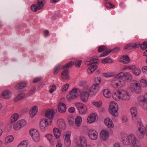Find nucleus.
<instances>
[{"mask_svg":"<svg viewBox=\"0 0 147 147\" xmlns=\"http://www.w3.org/2000/svg\"><path fill=\"white\" fill-rule=\"evenodd\" d=\"M112 97L114 100L117 101H128L130 99V95L127 90L122 89L113 92Z\"/></svg>","mask_w":147,"mask_h":147,"instance_id":"1","label":"nucleus"},{"mask_svg":"<svg viewBox=\"0 0 147 147\" xmlns=\"http://www.w3.org/2000/svg\"><path fill=\"white\" fill-rule=\"evenodd\" d=\"M122 141L125 145L130 144L134 147H137L138 144V140L132 134L128 135L126 138H123Z\"/></svg>","mask_w":147,"mask_h":147,"instance_id":"2","label":"nucleus"},{"mask_svg":"<svg viewBox=\"0 0 147 147\" xmlns=\"http://www.w3.org/2000/svg\"><path fill=\"white\" fill-rule=\"evenodd\" d=\"M35 90L36 88L34 86L30 89L27 94H25L24 92L20 93L14 98V102H17L22 99L33 95L36 92Z\"/></svg>","mask_w":147,"mask_h":147,"instance_id":"3","label":"nucleus"},{"mask_svg":"<svg viewBox=\"0 0 147 147\" xmlns=\"http://www.w3.org/2000/svg\"><path fill=\"white\" fill-rule=\"evenodd\" d=\"M138 125V129L136 131V134L138 138L142 139L144 138L145 134L147 136V126L146 127H144L140 121H139Z\"/></svg>","mask_w":147,"mask_h":147,"instance_id":"4","label":"nucleus"},{"mask_svg":"<svg viewBox=\"0 0 147 147\" xmlns=\"http://www.w3.org/2000/svg\"><path fill=\"white\" fill-rule=\"evenodd\" d=\"M81 92L80 89L74 88L66 96V99L68 101L72 100L76 97L80 95Z\"/></svg>","mask_w":147,"mask_h":147,"instance_id":"5","label":"nucleus"},{"mask_svg":"<svg viewBox=\"0 0 147 147\" xmlns=\"http://www.w3.org/2000/svg\"><path fill=\"white\" fill-rule=\"evenodd\" d=\"M118 106L114 101L111 102L109 108V111L111 115L115 117L118 116Z\"/></svg>","mask_w":147,"mask_h":147,"instance_id":"6","label":"nucleus"},{"mask_svg":"<svg viewBox=\"0 0 147 147\" xmlns=\"http://www.w3.org/2000/svg\"><path fill=\"white\" fill-rule=\"evenodd\" d=\"M100 88L99 83H94L88 89L89 95L92 96L96 95L99 91Z\"/></svg>","mask_w":147,"mask_h":147,"instance_id":"7","label":"nucleus"},{"mask_svg":"<svg viewBox=\"0 0 147 147\" xmlns=\"http://www.w3.org/2000/svg\"><path fill=\"white\" fill-rule=\"evenodd\" d=\"M138 100L140 106L144 109L147 110V93L144 96H139Z\"/></svg>","mask_w":147,"mask_h":147,"instance_id":"8","label":"nucleus"},{"mask_svg":"<svg viewBox=\"0 0 147 147\" xmlns=\"http://www.w3.org/2000/svg\"><path fill=\"white\" fill-rule=\"evenodd\" d=\"M75 105L80 114H84L86 112L87 108L85 105L82 103H77Z\"/></svg>","mask_w":147,"mask_h":147,"instance_id":"9","label":"nucleus"},{"mask_svg":"<svg viewBox=\"0 0 147 147\" xmlns=\"http://www.w3.org/2000/svg\"><path fill=\"white\" fill-rule=\"evenodd\" d=\"M131 90L137 94L141 92L142 90L140 83H131L130 86Z\"/></svg>","mask_w":147,"mask_h":147,"instance_id":"10","label":"nucleus"},{"mask_svg":"<svg viewBox=\"0 0 147 147\" xmlns=\"http://www.w3.org/2000/svg\"><path fill=\"white\" fill-rule=\"evenodd\" d=\"M29 133L34 141L38 142L39 140V134L37 130L31 129L29 131Z\"/></svg>","mask_w":147,"mask_h":147,"instance_id":"11","label":"nucleus"},{"mask_svg":"<svg viewBox=\"0 0 147 147\" xmlns=\"http://www.w3.org/2000/svg\"><path fill=\"white\" fill-rule=\"evenodd\" d=\"M49 124V122L47 119H42L40 123V130L42 131H46L47 129V127Z\"/></svg>","mask_w":147,"mask_h":147,"instance_id":"12","label":"nucleus"},{"mask_svg":"<svg viewBox=\"0 0 147 147\" xmlns=\"http://www.w3.org/2000/svg\"><path fill=\"white\" fill-rule=\"evenodd\" d=\"M71 133L69 131L65 132L63 135L64 143L66 146H69L71 144L70 140Z\"/></svg>","mask_w":147,"mask_h":147,"instance_id":"13","label":"nucleus"},{"mask_svg":"<svg viewBox=\"0 0 147 147\" xmlns=\"http://www.w3.org/2000/svg\"><path fill=\"white\" fill-rule=\"evenodd\" d=\"M88 135L91 139L96 140L98 138V133L96 130L90 129L89 130Z\"/></svg>","mask_w":147,"mask_h":147,"instance_id":"14","label":"nucleus"},{"mask_svg":"<svg viewBox=\"0 0 147 147\" xmlns=\"http://www.w3.org/2000/svg\"><path fill=\"white\" fill-rule=\"evenodd\" d=\"M1 97L4 99H8L12 97V94L9 90H3L1 94Z\"/></svg>","mask_w":147,"mask_h":147,"instance_id":"15","label":"nucleus"},{"mask_svg":"<svg viewBox=\"0 0 147 147\" xmlns=\"http://www.w3.org/2000/svg\"><path fill=\"white\" fill-rule=\"evenodd\" d=\"M99 62V60L97 59L92 57L87 59L84 62L85 65H89L93 63H98Z\"/></svg>","mask_w":147,"mask_h":147,"instance_id":"16","label":"nucleus"},{"mask_svg":"<svg viewBox=\"0 0 147 147\" xmlns=\"http://www.w3.org/2000/svg\"><path fill=\"white\" fill-rule=\"evenodd\" d=\"M54 114V111L53 109H48L46 112L45 116L46 117L49 119L50 123L52 121V119H53Z\"/></svg>","mask_w":147,"mask_h":147,"instance_id":"17","label":"nucleus"},{"mask_svg":"<svg viewBox=\"0 0 147 147\" xmlns=\"http://www.w3.org/2000/svg\"><path fill=\"white\" fill-rule=\"evenodd\" d=\"M109 136V134L107 130L103 129L101 131L100 133V137L102 140H106Z\"/></svg>","mask_w":147,"mask_h":147,"instance_id":"18","label":"nucleus"},{"mask_svg":"<svg viewBox=\"0 0 147 147\" xmlns=\"http://www.w3.org/2000/svg\"><path fill=\"white\" fill-rule=\"evenodd\" d=\"M125 73L121 72L118 74L114 78V80L117 82H123V81L122 79L123 77H124Z\"/></svg>","mask_w":147,"mask_h":147,"instance_id":"19","label":"nucleus"},{"mask_svg":"<svg viewBox=\"0 0 147 147\" xmlns=\"http://www.w3.org/2000/svg\"><path fill=\"white\" fill-rule=\"evenodd\" d=\"M120 49V47H116L112 50L109 49V51H108L107 52L103 53V54H101L99 56V57H101L106 56L112 52L114 53H117L119 51Z\"/></svg>","mask_w":147,"mask_h":147,"instance_id":"20","label":"nucleus"},{"mask_svg":"<svg viewBox=\"0 0 147 147\" xmlns=\"http://www.w3.org/2000/svg\"><path fill=\"white\" fill-rule=\"evenodd\" d=\"M130 112L132 116L133 119L135 120L136 119L138 111L136 107H133L130 109Z\"/></svg>","mask_w":147,"mask_h":147,"instance_id":"21","label":"nucleus"},{"mask_svg":"<svg viewBox=\"0 0 147 147\" xmlns=\"http://www.w3.org/2000/svg\"><path fill=\"white\" fill-rule=\"evenodd\" d=\"M104 122L106 125L109 128H112L114 127V125L111 120L109 118L107 117L105 118Z\"/></svg>","mask_w":147,"mask_h":147,"instance_id":"22","label":"nucleus"},{"mask_svg":"<svg viewBox=\"0 0 147 147\" xmlns=\"http://www.w3.org/2000/svg\"><path fill=\"white\" fill-rule=\"evenodd\" d=\"M89 93L87 91H82L81 94V98L82 101L83 102L87 101L88 99Z\"/></svg>","mask_w":147,"mask_h":147,"instance_id":"23","label":"nucleus"},{"mask_svg":"<svg viewBox=\"0 0 147 147\" xmlns=\"http://www.w3.org/2000/svg\"><path fill=\"white\" fill-rule=\"evenodd\" d=\"M58 111L59 112L64 113L66 111V105L63 103L60 102L58 105Z\"/></svg>","mask_w":147,"mask_h":147,"instance_id":"24","label":"nucleus"},{"mask_svg":"<svg viewBox=\"0 0 147 147\" xmlns=\"http://www.w3.org/2000/svg\"><path fill=\"white\" fill-rule=\"evenodd\" d=\"M69 71L68 69H65L61 72V77L62 79L64 80H69Z\"/></svg>","mask_w":147,"mask_h":147,"instance_id":"25","label":"nucleus"},{"mask_svg":"<svg viewBox=\"0 0 147 147\" xmlns=\"http://www.w3.org/2000/svg\"><path fill=\"white\" fill-rule=\"evenodd\" d=\"M96 117V115L95 114L93 113H91L87 118V122L89 123H92L95 121Z\"/></svg>","mask_w":147,"mask_h":147,"instance_id":"26","label":"nucleus"},{"mask_svg":"<svg viewBox=\"0 0 147 147\" xmlns=\"http://www.w3.org/2000/svg\"><path fill=\"white\" fill-rule=\"evenodd\" d=\"M58 126L59 128L62 130L65 129L66 128L65 123L63 119H61L58 121Z\"/></svg>","mask_w":147,"mask_h":147,"instance_id":"27","label":"nucleus"},{"mask_svg":"<svg viewBox=\"0 0 147 147\" xmlns=\"http://www.w3.org/2000/svg\"><path fill=\"white\" fill-rule=\"evenodd\" d=\"M45 137L47 139L51 144H53L55 141V139L53 136L50 134H48L45 136Z\"/></svg>","mask_w":147,"mask_h":147,"instance_id":"28","label":"nucleus"},{"mask_svg":"<svg viewBox=\"0 0 147 147\" xmlns=\"http://www.w3.org/2000/svg\"><path fill=\"white\" fill-rule=\"evenodd\" d=\"M130 59L127 56H123L120 59L119 61L124 64H127L129 63Z\"/></svg>","mask_w":147,"mask_h":147,"instance_id":"29","label":"nucleus"},{"mask_svg":"<svg viewBox=\"0 0 147 147\" xmlns=\"http://www.w3.org/2000/svg\"><path fill=\"white\" fill-rule=\"evenodd\" d=\"M38 111L37 107L36 106L33 107L30 110V114L31 117H33L37 113Z\"/></svg>","mask_w":147,"mask_h":147,"instance_id":"30","label":"nucleus"},{"mask_svg":"<svg viewBox=\"0 0 147 147\" xmlns=\"http://www.w3.org/2000/svg\"><path fill=\"white\" fill-rule=\"evenodd\" d=\"M98 66L96 65H94L89 66L87 70V71L89 74H92L97 68Z\"/></svg>","mask_w":147,"mask_h":147,"instance_id":"31","label":"nucleus"},{"mask_svg":"<svg viewBox=\"0 0 147 147\" xmlns=\"http://www.w3.org/2000/svg\"><path fill=\"white\" fill-rule=\"evenodd\" d=\"M124 78L126 82H130L132 79V76L129 72H126L125 73Z\"/></svg>","mask_w":147,"mask_h":147,"instance_id":"32","label":"nucleus"},{"mask_svg":"<svg viewBox=\"0 0 147 147\" xmlns=\"http://www.w3.org/2000/svg\"><path fill=\"white\" fill-rule=\"evenodd\" d=\"M124 85V83H111V86L115 89L120 88L123 87Z\"/></svg>","mask_w":147,"mask_h":147,"instance_id":"33","label":"nucleus"},{"mask_svg":"<svg viewBox=\"0 0 147 147\" xmlns=\"http://www.w3.org/2000/svg\"><path fill=\"white\" fill-rule=\"evenodd\" d=\"M82 119V117L80 116H77L75 120V123L76 125L77 126H79L80 125Z\"/></svg>","mask_w":147,"mask_h":147,"instance_id":"34","label":"nucleus"},{"mask_svg":"<svg viewBox=\"0 0 147 147\" xmlns=\"http://www.w3.org/2000/svg\"><path fill=\"white\" fill-rule=\"evenodd\" d=\"M54 134L56 138L59 137L61 135V133L59 130L57 128H55L53 129Z\"/></svg>","mask_w":147,"mask_h":147,"instance_id":"35","label":"nucleus"},{"mask_svg":"<svg viewBox=\"0 0 147 147\" xmlns=\"http://www.w3.org/2000/svg\"><path fill=\"white\" fill-rule=\"evenodd\" d=\"M45 3V0H38L36 6L39 9L43 8Z\"/></svg>","mask_w":147,"mask_h":147,"instance_id":"36","label":"nucleus"},{"mask_svg":"<svg viewBox=\"0 0 147 147\" xmlns=\"http://www.w3.org/2000/svg\"><path fill=\"white\" fill-rule=\"evenodd\" d=\"M103 93L104 96L106 98H109L111 96V93L109 89H105L103 91Z\"/></svg>","mask_w":147,"mask_h":147,"instance_id":"37","label":"nucleus"},{"mask_svg":"<svg viewBox=\"0 0 147 147\" xmlns=\"http://www.w3.org/2000/svg\"><path fill=\"white\" fill-rule=\"evenodd\" d=\"M26 83H17L15 88L17 90L21 89L26 86Z\"/></svg>","mask_w":147,"mask_h":147,"instance_id":"38","label":"nucleus"},{"mask_svg":"<svg viewBox=\"0 0 147 147\" xmlns=\"http://www.w3.org/2000/svg\"><path fill=\"white\" fill-rule=\"evenodd\" d=\"M19 115L17 113L13 114L11 117V120L12 122L14 123L18 119Z\"/></svg>","mask_w":147,"mask_h":147,"instance_id":"39","label":"nucleus"},{"mask_svg":"<svg viewBox=\"0 0 147 147\" xmlns=\"http://www.w3.org/2000/svg\"><path fill=\"white\" fill-rule=\"evenodd\" d=\"M134 67H135L134 68L131 70L133 71V73L136 75H139L141 73L140 70L134 65Z\"/></svg>","mask_w":147,"mask_h":147,"instance_id":"40","label":"nucleus"},{"mask_svg":"<svg viewBox=\"0 0 147 147\" xmlns=\"http://www.w3.org/2000/svg\"><path fill=\"white\" fill-rule=\"evenodd\" d=\"M74 63L73 61H70L67 63H66L65 65L62 66V69H64L66 68H69L71 67L73 65H74Z\"/></svg>","mask_w":147,"mask_h":147,"instance_id":"41","label":"nucleus"},{"mask_svg":"<svg viewBox=\"0 0 147 147\" xmlns=\"http://www.w3.org/2000/svg\"><path fill=\"white\" fill-rule=\"evenodd\" d=\"M108 51H109V49L108 50H107V48L104 46L99 47L98 49V51L99 52L104 51V53H106Z\"/></svg>","mask_w":147,"mask_h":147,"instance_id":"42","label":"nucleus"},{"mask_svg":"<svg viewBox=\"0 0 147 147\" xmlns=\"http://www.w3.org/2000/svg\"><path fill=\"white\" fill-rule=\"evenodd\" d=\"M134 67V65L131 66L125 65L121 69V70L124 71L126 70L133 69Z\"/></svg>","mask_w":147,"mask_h":147,"instance_id":"43","label":"nucleus"},{"mask_svg":"<svg viewBox=\"0 0 147 147\" xmlns=\"http://www.w3.org/2000/svg\"><path fill=\"white\" fill-rule=\"evenodd\" d=\"M14 139L13 136L10 135L7 136L5 139V142L6 143L11 142L13 141Z\"/></svg>","mask_w":147,"mask_h":147,"instance_id":"44","label":"nucleus"},{"mask_svg":"<svg viewBox=\"0 0 147 147\" xmlns=\"http://www.w3.org/2000/svg\"><path fill=\"white\" fill-rule=\"evenodd\" d=\"M101 62L103 64L111 63L112 62V61L111 59L107 58L102 60Z\"/></svg>","mask_w":147,"mask_h":147,"instance_id":"45","label":"nucleus"},{"mask_svg":"<svg viewBox=\"0 0 147 147\" xmlns=\"http://www.w3.org/2000/svg\"><path fill=\"white\" fill-rule=\"evenodd\" d=\"M103 76L106 78H109L113 77L115 74L113 72L105 73L103 74Z\"/></svg>","mask_w":147,"mask_h":147,"instance_id":"46","label":"nucleus"},{"mask_svg":"<svg viewBox=\"0 0 147 147\" xmlns=\"http://www.w3.org/2000/svg\"><path fill=\"white\" fill-rule=\"evenodd\" d=\"M129 45L131 49L138 48L140 45V44L139 43H132L130 44Z\"/></svg>","mask_w":147,"mask_h":147,"instance_id":"47","label":"nucleus"},{"mask_svg":"<svg viewBox=\"0 0 147 147\" xmlns=\"http://www.w3.org/2000/svg\"><path fill=\"white\" fill-rule=\"evenodd\" d=\"M81 84L80 85L81 86L82 91H86V90L88 89L89 87L86 83H81Z\"/></svg>","mask_w":147,"mask_h":147,"instance_id":"48","label":"nucleus"},{"mask_svg":"<svg viewBox=\"0 0 147 147\" xmlns=\"http://www.w3.org/2000/svg\"><path fill=\"white\" fill-rule=\"evenodd\" d=\"M60 65H58L56 66L54 69L53 73L54 75L57 74L60 70Z\"/></svg>","mask_w":147,"mask_h":147,"instance_id":"49","label":"nucleus"},{"mask_svg":"<svg viewBox=\"0 0 147 147\" xmlns=\"http://www.w3.org/2000/svg\"><path fill=\"white\" fill-rule=\"evenodd\" d=\"M27 143L26 141H23L21 142L17 147H26Z\"/></svg>","mask_w":147,"mask_h":147,"instance_id":"50","label":"nucleus"},{"mask_svg":"<svg viewBox=\"0 0 147 147\" xmlns=\"http://www.w3.org/2000/svg\"><path fill=\"white\" fill-rule=\"evenodd\" d=\"M21 127L19 122L18 121L16 123L14 124L13 128L15 130H18Z\"/></svg>","mask_w":147,"mask_h":147,"instance_id":"51","label":"nucleus"},{"mask_svg":"<svg viewBox=\"0 0 147 147\" xmlns=\"http://www.w3.org/2000/svg\"><path fill=\"white\" fill-rule=\"evenodd\" d=\"M56 89V86L55 85H51L50 86L49 92L50 93H53Z\"/></svg>","mask_w":147,"mask_h":147,"instance_id":"52","label":"nucleus"},{"mask_svg":"<svg viewBox=\"0 0 147 147\" xmlns=\"http://www.w3.org/2000/svg\"><path fill=\"white\" fill-rule=\"evenodd\" d=\"M31 10L34 12H36L38 10H39L37 6L35 4H32L30 7Z\"/></svg>","mask_w":147,"mask_h":147,"instance_id":"53","label":"nucleus"},{"mask_svg":"<svg viewBox=\"0 0 147 147\" xmlns=\"http://www.w3.org/2000/svg\"><path fill=\"white\" fill-rule=\"evenodd\" d=\"M18 121L21 127H23L26 124V121L25 120H21Z\"/></svg>","mask_w":147,"mask_h":147,"instance_id":"54","label":"nucleus"},{"mask_svg":"<svg viewBox=\"0 0 147 147\" xmlns=\"http://www.w3.org/2000/svg\"><path fill=\"white\" fill-rule=\"evenodd\" d=\"M82 62V61L81 60H77L74 62V65H75L76 67H79L80 66Z\"/></svg>","mask_w":147,"mask_h":147,"instance_id":"55","label":"nucleus"},{"mask_svg":"<svg viewBox=\"0 0 147 147\" xmlns=\"http://www.w3.org/2000/svg\"><path fill=\"white\" fill-rule=\"evenodd\" d=\"M69 84L67 83H66L64 86L62 87V91L63 92H65L69 88Z\"/></svg>","mask_w":147,"mask_h":147,"instance_id":"56","label":"nucleus"},{"mask_svg":"<svg viewBox=\"0 0 147 147\" xmlns=\"http://www.w3.org/2000/svg\"><path fill=\"white\" fill-rule=\"evenodd\" d=\"M93 104L97 107H99L102 105V102L100 101L94 102L93 103Z\"/></svg>","mask_w":147,"mask_h":147,"instance_id":"57","label":"nucleus"},{"mask_svg":"<svg viewBox=\"0 0 147 147\" xmlns=\"http://www.w3.org/2000/svg\"><path fill=\"white\" fill-rule=\"evenodd\" d=\"M94 82H100L102 81V79L100 77H96L94 78Z\"/></svg>","mask_w":147,"mask_h":147,"instance_id":"58","label":"nucleus"},{"mask_svg":"<svg viewBox=\"0 0 147 147\" xmlns=\"http://www.w3.org/2000/svg\"><path fill=\"white\" fill-rule=\"evenodd\" d=\"M141 47L143 49H146L147 48V42H143L141 45Z\"/></svg>","mask_w":147,"mask_h":147,"instance_id":"59","label":"nucleus"},{"mask_svg":"<svg viewBox=\"0 0 147 147\" xmlns=\"http://www.w3.org/2000/svg\"><path fill=\"white\" fill-rule=\"evenodd\" d=\"M42 80L41 78L37 77L36 78L34 79L33 80V83H36V82H40Z\"/></svg>","mask_w":147,"mask_h":147,"instance_id":"60","label":"nucleus"},{"mask_svg":"<svg viewBox=\"0 0 147 147\" xmlns=\"http://www.w3.org/2000/svg\"><path fill=\"white\" fill-rule=\"evenodd\" d=\"M69 111L71 113H73L75 111V108L73 107H71L68 109Z\"/></svg>","mask_w":147,"mask_h":147,"instance_id":"61","label":"nucleus"},{"mask_svg":"<svg viewBox=\"0 0 147 147\" xmlns=\"http://www.w3.org/2000/svg\"><path fill=\"white\" fill-rule=\"evenodd\" d=\"M142 71L145 73H147V66H144L142 67Z\"/></svg>","mask_w":147,"mask_h":147,"instance_id":"62","label":"nucleus"},{"mask_svg":"<svg viewBox=\"0 0 147 147\" xmlns=\"http://www.w3.org/2000/svg\"><path fill=\"white\" fill-rule=\"evenodd\" d=\"M122 120L123 123L126 122L127 121V119L125 117H123L122 118Z\"/></svg>","mask_w":147,"mask_h":147,"instance_id":"63","label":"nucleus"},{"mask_svg":"<svg viewBox=\"0 0 147 147\" xmlns=\"http://www.w3.org/2000/svg\"><path fill=\"white\" fill-rule=\"evenodd\" d=\"M106 5L107 7H109L111 8H113V7H115V6L114 5H112L109 3H108Z\"/></svg>","mask_w":147,"mask_h":147,"instance_id":"64","label":"nucleus"}]
</instances>
